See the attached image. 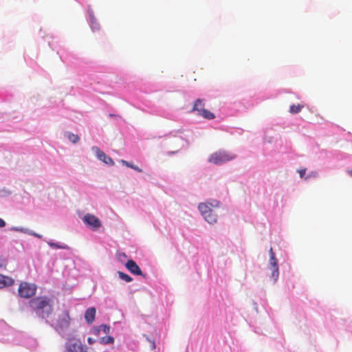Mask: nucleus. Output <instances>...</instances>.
<instances>
[{"mask_svg": "<svg viewBox=\"0 0 352 352\" xmlns=\"http://www.w3.org/2000/svg\"><path fill=\"white\" fill-rule=\"evenodd\" d=\"M32 310L42 318H48L53 311L51 299L47 296H37L29 301Z\"/></svg>", "mask_w": 352, "mask_h": 352, "instance_id": "obj_1", "label": "nucleus"}, {"mask_svg": "<svg viewBox=\"0 0 352 352\" xmlns=\"http://www.w3.org/2000/svg\"><path fill=\"white\" fill-rule=\"evenodd\" d=\"M219 207V201L216 199H211L204 203H200L198 209L205 220L210 224L217 221V214L214 209Z\"/></svg>", "mask_w": 352, "mask_h": 352, "instance_id": "obj_2", "label": "nucleus"}, {"mask_svg": "<svg viewBox=\"0 0 352 352\" xmlns=\"http://www.w3.org/2000/svg\"><path fill=\"white\" fill-rule=\"evenodd\" d=\"M71 318L69 311L64 309L57 316L53 321L54 329L58 332H61L68 329L70 324Z\"/></svg>", "mask_w": 352, "mask_h": 352, "instance_id": "obj_3", "label": "nucleus"}, {"mask_svg": "<svg viewBox=\"0 0 352 352\" xmlns=\"http://www.w3.org/2000/svg\"><path fill=\"white\" fill-rule=\"evenodd\" d=\"M235 155L225 151H219L212 154L209 158V162L219 165L226 163L235 158Z\"/></svg>", "mask_w": 352, "mask_h": 352, "instance_id": "obj_4", "label": "nucleus"}, {"mask_svg": "<svg viewBox=\"0 0 352 352\" xmlns=\"http://www.w3.org/2000/svg\"><path fill=\"white\" fill-rule=\"evenodd\" d=\"M37 287L36 285L23 282L19 285L18 293L20 297L23 298H30L35 295Z\"/></svg>", "mask_w": 352, "mask_h": 352, "instance_id": "obj_5", "label": "nucleus"}, {"mask_svg": "<svg viewBox=\"0 0 352 352\" xmlns=\"http://www.w3.org/2000/svg\"><path fill=\"white\" fill-rule=\"evenodd\" d=\"M82 221L93 230H96L101 226L100 219L91 214H86L84 216Z\"/></svg>", "mask_w": 352, "mask_h": 352, "instance_id": "obj_6", "label": "nucleus"}, {"mask_svg": "<svg viewBox=\"0 0 352 352\" xmlns=\"http://www.w3.org/2000/svg\"><path fill=\"white\" fill-rule=\"evenodd\" d=\"M92 151L96 153L98 158L102 161L104 163L108 165H113V160L109 156L106 155V154L100 150V148L97 146H94L92 148Z\"/></svg>", "mask_w": 352, "mask_h": 352, "instance_id": "obj_7", "label": "nucleus"}, {"mask_svg": "<svg viewBox=\"0 0 352 352\" xmlns=\"http://www.w3.org/2000/svg\"><path fill=\"white\" fill-rule=\"evenodd\" d=\"M66 352H87V347L80 342H76L66 346Z\"/></svg>", "mask_w": 352, "mask_h": 352, "instance_id": "obj_8", "label": "nucleus"}, {"mask_svg": "<svg viewBox=\"0 0 352 352\" xmlns=\"http://www.w3.org/2000/svg\"><path fill=\"white\" fill-rule=\"evenodd\" d=\"M126 269L132 274L135 275H142V270L139 267V266L137 265V263L133 261L129 260L126 262L125 265Z\"/></svg>", "mask_w": 352, "mask_h": 352, "instance_id": "obj_9", "label": "nucleus"}, {"mask_svg": "<svg viewBox=\"0 0 352 352\" xmlns=\"http://www.w3.org/2000/svg\"><path fill=\"white\" fill-rule=\"evenodd\" d=\"M96 310L94 307L87 309L85 314V319L88 324H92L95 320Z\"/></svg>", "mask_w": 352, "mask_h": 352, "instance_id": "obj_10", "label": "nucleus"}, {"mask_svg": "<svg viewBox=\"0 0 352 352\" xmlns=\"http://www.w3.org/2000/svg\"><path fill=\"white\" fill-rule=\"evenodd\" d=\"M270 265L272 267V276L274 278V280L278 276V265L276 257L270 258Z\"/></svg>", "mask_w": 352, "mask_h": 352, "instance_id": "obj_11", "label": "nucleus"}, {"mask_svg": "<svg viewBox=\"0 0 352 352\" xmlns=\"http://www.w3.org/2000/svg\"><path fill=\"white\" fill-rule=\"evenodd\" d=\"M14 282L12 278L0 274V289L6 286H10L13 285Z\"/></svg>", "mask_w": 352, "mask_h": 352, "instance_id": "obj_12", "label": "nucleus"}, {"mask_svg": "<svg viewBox=\"0 0 352 352\" xmlns=\"http://www.w3.org/2000/svg\"><path fill=\"white\" fill-rule=\"evenodd\" d=\"M205 103L204 100L197 99L194 104L192 111H197L198 115L204 109Z\"/></svg>", "mask_w": 352, "mask_h": 352, "instance_id": "obj_13", "label": "nucleus"}, {"mask_svg": "<svg viewBox=\"0 0 352 352\" xmlns=\"http://www.w3.org/2000/svg\"><path fill=\"white\" fill-rule=\"evenodd\" d=\"M303 105L298 104H292L289 107V113L292 114H296L299 113L302 109Z\"/></svg>", "mask_w": 352, "mask_h": 352, "instance_id": "obj_14", "label": "nucleus"}, {"mask_svg": "<svg viewBox=\"0 0 352 352\" xmlns=\"http://www.w3.org/2000/svg\"><path fill=\"white\" fill-rule=\"evenodd\" d=\"M199 115L208 120L214 119L215 117L213 113L205 109Z\"/></svg>", "mask_w": 352, "mask_h": 352, "instance_id": "obj_15", "label": "nucleus"}, {"mask_svg": "<svg viewBox=\"0 0 352 352\" xmlns=\"http://www.w3.org/2000/svg\"><path fill=\"white\" fill-rule=\"evenodd\" d=\"M121 163L125 166H126L127 167H129L139 173H142V170L139 168L138 166L134 165L133 164L131 163V162H129L127 161H125V160H121Z\"/></svg>", "mask_w": 352, "mask_h": 352, "instance_id": "obj_16", "label": "nucleus"}, {"mask_svg": "<svg viewBox=\"0 0 352 352\" xmlns=\"http://www.w3.org/2000/svg\"><path fill=\"white\" fill-rule=\"evenodd\" d=\"M67 138L72 143H76L80 140V138H79L78 135H76V134H74V133H67Z\"/></svg>", "mask_w": 352, "mask_h": 352, "instance_id": "obj_17", "label": "nucleus"}, {"mask_svg": "<svg viewBox=\"0 0 352 352\" xmlns=\"http://www.w3.org/2000/svg\"><path fill=\"white\" fill-rule=\"evenodd\" d=\"M118 276L122 280H123L127 283L131 282L133 280L130 276H129L128 274H126L122 272H118Z\"/></svg>", "mask_w": 352, "mask_h": 352, "instance_id": "obj_18", "label": "nucleus"}, {"mask_svg": "<svg viewBox=\"0 0 352 352\" xmlns=\"http://www.w3.org/2000/svg\"><path fill=\"white\" fill-rule=\"evenodd\" d=\"M47 244L51 247V248H56V249H66L67 248V245H59L58 243H54V242H47Z\"/></svg>", "mask_w": 352, "mask_h": 352, "instance_id": "obj_19", "label": "nucleus"}, {"mask_svg": "<svg viewBox=\"0 0 352 352\" xmlns=\"http://www.w3.org/2000/svg\"><path fill=\"white\" fill-rule=\"evenodd\" d=\"M102 340L104 343L106 344H109V343H113V341H114V339L113 338L111 337V336H109L107 338H102Z\"/></svg>", "mask_w": 352, "mask_h": 352, "instance_id": "obj_20", "label": "nucleus"}, {"mask_svg": "<svg viewBox=\"0 0 352 352\" xmlns=\"http://www.w3.org/2000/svg\"><path fill=\"white\" fill-rule=\"evenodd\" d=\"M117 257L119 260L122 261V258H125L126 255L124 252H118L117 253Z\"/></svg>", "mask_w": 352, "mask_h": 352, "instance_id": "obj_21", "label": "nucleus"}, {"mask_svg": "<svg viewBox=\"0 0 352 352\" xmlns=\"http://www.w3.org/2000/svg\"><path fill=\"white\" fill-rule=\"evenodd\" d=\"M100 328L101 329H102V331H103L105 333H109V327H107V325H105V324H102V325H101V326L100 327Z\"/></svg>", "mask_w": 352, "mask_h": 352, "instance_id": "obj_22", "label": "nucleus"}, {"mask_svg": "<svg viewBox=\"0 0 352 352\" xmlns=\"http://www.w3.org/2000/svg\"><path fill=\"white\" fill-rule=\"evenodd\" d=\"M6 266V260L0 257V267H5Z\"/></svg>", "mask_w": 352, "mask_h": 352, "instance_id": "obj_23", "label": "nucleus"}, {"mask_svg": "<svg viewBox=\"0 0 352 352\" xmlns=\"http://www.w3.org/2000/svg\"><path fill=\"white\" fill-rule=\"evenodd\" d=\"M298 173L300 175V177L301 178H302L304 177V175H305V173H306V169L305 168H303V169H300V170H298Z\"/></svg>", "mask_w": 352, "mask_h": 352, "instance_id": "obj_24", "label": "nucleus"}, {"mask_svg": "<svg viewBox=\"0 0 352 352\" xmlns=\"http://www.w3.org/2000/svg\"><path fill=\"white\" fill-rule=\"evenodd\" d=\"M270 258H274V257H276L275 254H274V252H273V249H272V248H270Z\"/></svg>", "mask_w": 352, "mask_h": 352, "instance_id": "obj_25", "label": "nucleus"}, {"mask_svg": "<svg viewBox=\"0 0 352 352\" xmlns=\"http://www.w3.org/2000/svg\"><path fill=\"white\" fill-rule=\"evenodd\" d=\"M87 342L89 344H92L95 342V340L92 338H87Z\"/></svg>", "mask_w": 352, "mask_h": 352, "instance_id": "obj_26", "label": "nucleus"}, {"mask_svg": "<svg viewBox=\"0 0 352 352\" xmlns=\"http://www.w3.org/2000/svg\"><path fill=\"white\" fill-rule=\"evenodd\" d=\"M6 226V222L4 221L3 219H2L1 218H0V228H3Z\"/></svg>", "mask_w": 352, "mask_h": 352, "instance_id": "obj_27", "label": "nucleus"}, {"mask_svg": "<svg viewBox=\"0 0 352 352\" xmlns=\"http://www.w3.org/2000/svg\"><path fill=\"white\" fill-rule=\"evenodd\" d=\"M347 172H348V174H349L350 176H352V169H351V170H349Z\"/></svg>", "mask_w": 352, "mask_h": 352, "instance_id": "obj_28", "label": "nucleus"}, {"mask_svg": "<svg viewBox=\"0 0 352 352\" xmlns=\"http://www.w3.org/2000/svg\"><path fill=\"white\" fill-rule=\"evenodd\" d=\"M34 235L35 236L38 237V238H41V235L37 234H34Z\"/></svg>", "mask_w": 352, "mask_h": 352, "instance_id": "obj_29", "label": "nucleus"}]
</instances>
